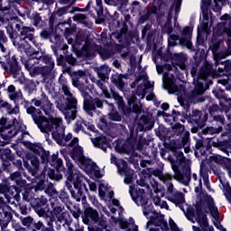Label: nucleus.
<instances>
[{"instance_id": "6e6d98bb", "label": "nucleus", "mask_w": 231, "mask_h": 231, "mask_svg": "<svg viewBox=\"0 0 231 231\" xmlns=\"http://www.w3.org/2000/svg\"><path fill=\"white\" fill-rule=\"evenodd\" d=\"M50 164L51 165V167H54V169L62 170V159L59 158L57 155L51 156Z\"/></svg>"}, {"instance_id": "423d86ee", "label": "nucleus", "mask_w": 231, "mask_h": 231, "mask_svg": "<svg viewBox=\"0 0 231 231\" xmlns=\"http://www.w3.org/2000/svg\"><path fill=\"white\" fill-rule=\"evenodd\" d=\"M49 203L51 208L50 217L57 219L55 223H62V221H64L63 226L64 225L71 226L73 221L68 218L69 217V212L66 210V207L59 200V199L51 198L49 199Z\"/></svg>"}, {"instance_id": "bb28decb", "label": "nucleus", "mask_w": 231, "mask_h": 231, "mask_svg": "<svg viewBox=\"0 0 231 231\" xmlns=\"http://www.w3.org/2000/svg\"><path fill=\"white\" fill-rule=\"evenodd\" d=\"M94 147H97V149H101L106 152L107 151V147H109V142H107V137L105 135H99L97 137L90 138Z\"/></svg>"}, {"instance_id": "bf43d9fd", "label": "nucleus", "mask_w": 231, "mask_h": 231, "mask_svg": "<svg viewBox=\"0 0 231 231\" xmlns=\"http://www.w3.org/2000/svg\"><path fill=\"white\" fill-rule=\"evenodd\" d=\"M223 131V127L219 126L218 128H215L212 126H208L204 130H202V134H216L217 133H221Z\"/></svg>"}, {"instance_id": "9b49d317", "label": "nucleus", "mask_w": 231, "mask_h": 231, "mask_svg": "<svg viewBox=\"0 0 231 231\" xmlns=\"http://www.w3.org/2000/svg\"><path fill=\"white\" fill-rule=\"evenodd\" d=\"M212 75H214L212 65L208 63L204 64L199 71L195 88L191 92L192 97H198L199 95H203V93H205V87L199 80H207L208 77Z\"/></svg>"}, {"instance_id": "f257e3e1", "label": "nucleus", "mask_w": 231, "mask_h": 231, "mask_svg": "<svg viewBox=\"0 0 231 231\" xmlns=\"http://www.w3.org/2000/svg\"><path fill=\"white\" fill-rule=\"evenodd\" d=\"M173 155L176 160L172 158V156H169L168 160L171 165V169L174 172L173 176L171 173H162L160 170L152 169V176H156L161 180V181H167L169 180H176L182 185L186 187L190 183V160H186L185 156H183V152L175 151Z\"/></svg>"}, {"instance_id": "680f3d73", "label": "nucleus", "mask_w": 231, "mask_h": 231, "mask_svg": "<svg viewBox=\"0 0 231 231\" xmlns=\"http://www.w3.org/2000/svg\"><path fill=\"white\" fill-rule=\"evenodd\" d=\"M7 172V174H10L12 171H10V162H3L2 165L0 167V178H5V173Z\"/></svg>"}, {"instance_id": "de8ad7c7", "label": "nucleus", "mask_w": 231, "mask_h": 231, "mask_svg": "<svg viewBox=\"0 0 231 231\" xmlns=\"http://www.w3.org/2000/svg\"><path fill=\"white\" fill-rule=\"evenodd\" d=\"M97 86L101 89L102 95H104L105 98H111V94H109V90H107V87L106 86V81L102 79H98L97 81Z\"/></svg>"}, {"instance_id": "ddd939ff", "label": "nucleus", "mask_w": 231, "mask_h": 231, "mask_svg": "<svg viewBox=\"0 0 231 231\" xmlns=\"http://www.w3.org/2000/svg\"><path fill=\"white\" fill-rule=\"evenodd\" d=\"M129 194L134 201L138 205V207H143V216H149L151 212H152V204H149V199L145 198V195L139 194L138 192H134V187H129Z\"/></svg>"}, {"instance_id": "a19ab883", "label": "nucleus", "mask_w": 231, "mask_h": 231, "mask_svg": "<svg viewBox=\"0 0 231 231\" xmlns=\"http://www.w3.org/2000/svg\"><path fill=\"white\" fill-rule=\"evenodd\" d=\"M47 175L50 180H54V181H60V180H62V173H60V169H48Z\"/></svg>"}, {"instance_id": "13d9d810", "label": "nucleus", "mask_w": 231, "mask_h": 231, "mask_svg": "<svg viewBox=\"0 0 231 231\" xmlns=\"http://www.w3.org/2000/svg\"><path fill=\"white\" fill-rule=\"evenodd\" d=\"M220 19L221 21H225L217 24V28L219 32H222L223 28H225V26H228V23H230L231 21H230V16L227 14L222 15Z\"/></svg>"}, {"instance_id": "2f4dec72", "label": "nucleus", "mask_w": 231, "mask_h": 231, "mask_svg": "<svg viewBox=\"0 0 231 231\" xmlns=\"http://www.w3.org/2000/svg\"><path fill=\"white\" fill-rule=\"evenodd\" d=\"M0 111L5 112L6 115H19L20 108H19V106L17 105H15L14 106H12L10 103L1 100Z\"/></svg>"}, {"instance_id": "052dcab7", "label": "nucleus", "mask_w": 231, "mask_h": 231, "mask_svg": "<svg viewBox=\"0 0 231 231\" xmlns=\"http://www.w3.org/2000/svg\"><path fill=\"white\" fill-rule=\"evenodd\" d=\"M112 97L114 100L116 102L118 107H121V109H124V107H125L124 97H122L118 93L113 92Z\"/></svg>"}, {"instance_id": "a18cd8bd", "label": "nucleus", "mask_w": 231, "mask_h": 231, "mask_svg": "<svg viewBox=\"0 0 231 231\" xmlns=\"http://www.w3.org/2000/svg\"><path fill=\"white\" fill-rule=\"evenodd\" d=\"M23 89L28 93V95H32L34 91H37V85L35 84V81L29 79L26 81Z\"/></svg>"}, {"instance_id": "5fc2aeb1", "label": "nucleus", "mask_w": 231, "mask_h": 231, "mask_svg": "<svg viewBox=\"0 0 231 231\" xmlns=\"http://www.w3.org/2000/svg\"><path fill=\"white\" fill-rule=\"evenodd\" d=\"M203 162H207V165H212V163H217V165H221L223 163V157L220 155H213L209 157V160H203Z\"/></svg>"}, {"instance_id": "4be33fe9", "label": "nucleus", "mask_w": 231, "mask_h": 231, "mask_svg": "<svg viewBox=\"0 0 231 231\" xmlns=\"http://www.w3.org/2000/svg\"><path fill=\"white\" fill-rule=\"evenodd\" d=\"M82 80H85L86 84L88 83V74H86V71L78 70L73 72L71 76V82L74 88H77L78 89L84 88V82Z\"/></svg>"}, {"instance_id": "09e8293b", "label": "nucleus", "mask_w": 231, "mask_h": 231, "mask_svg": "<svg viewBox=\"0 0 231 231\" xmlns=\"http://www.w3.org/2000/svg\"><path fill=\"white\" fill-rule=\"evenodd\" d=\"M185 131V126L180 123L171 127V136H180Z\"/></svg>"}, {"instance_id": "603ef678", "label": "nucleus", "mask_w": 231, "mask_h": 231, "mask_svg": "<svg viewBox=\"0 0 231 231\" xmlns=\"http://www.w3.org/2000/svg\"><path fill=\"white\" fill-rule=\"evenodd\" d=\"M162 182L166 186V198H168V196H171L174 192H178V190L174 189V184H172V180H164Z\"/></svg>"}, {"instance_id": "c756f323", "label": "nucleus", "mask_w": 231, "mask_h": 231, "mask_svg": "<svg viewBox=\"0 0 231 231\" xmlns=\"http://www.w3.org/2000/svg\"><path fill=\"white\" fill-rule=\"evenodd\" d=\"M152 129V121L147 116H142L137 123V131H151Z\"/></svg>"}, {"instance_id": "774afa93", "label": "nucleus", "mask_w": 231, "mask_h": 231, "mask_svg": "<svg viewBox=\"0 0 231 231\" xmlns=\"http://www.w3.org/2000/svg\"><path fill=\"white\" fill-rule=\"evenodd\" d=\"M23 201H32V199H33V192H32V189H27L23 192Z\"/></svg>"}, {"instance_id": "aec40b11", "label": "nucleus", "mask_w": 231, "mask_h": 231, "mask_svg": "<svg viewBox=\"0 0 231 231\" xmlns=\"http://www.w3.org/2000/svg\"><path fill=\"white\" fill-rule=\"evenodd\" d=\"M163 82L169 91V93H173L179 97V102L181 104V97L185 95V87L183 85H176L172 79H163Z\"/></svg>"}, {"instance_id": "58836bf2", "label": "nucleus", "mask_w": 231, "mask_h": 231, "mask_svg": "<svg viewBox=\"0 0 231 231\" xmlns=\"http://www.w3.org/2000/svg\"><path fill=\"white\" fill-rule=\"evenodd\" d=\"M116 167H117V172L120 174V176H124V174H127V172L133 171L131 168H129L127 162L122 159L119 160Z\"/></svg>"}, {"instance_id": "b1692460", "label": "nucleus", "mask_w": 231, "mask_h": 231, "mask_svg": "<svg viewBox=\"0 0 231 231\" xmlns=\"http://www.w3.org/2000/svg\"><path fill=\"white\" fill-rule=\"evenodd\" d=\"M166 198L169 201L179 207L182 212H185V208H183V205H185V194L183 192L175 191Z\"/></svg>"}, {"instance_id": "1a4fd4ad", "label": "nucleus", "mask_w": 231, "mask_h": 231, "mask_svg": "<svg viewBox=\"0 0 231 231\" xmlns=\"http://www.w3.org/2000/svg\"><path fill=\"white\" fill-rule=\"evenodd\" d=\"M0 133L3 140H10L21 133V124L16 118L13 119L12 124H8V119L2 117L0 118Z\"/></svg>"}, {"instance_id": "a878e982", "label": "nucleus", "mask_w": 231, "mask_h": 231, "mask_svg": "<svg viewBox=\"0 0 231 231\" xmlns=\"http://www.w3.org/2000/svg\"><path fill=\"white\" fill-rule=\"evenodd\" d=\"M91 5V2H88L85 8L79 9V7H72L71 5H67L61 7L56 11V15L58 17H62V15H66V14H75V12H88L89 10V6Z\"/></svg>"}, {"instance_id": "39448f33", "label": "nucleus", "mask_w": 231, "mask_h": 231, "mask_svg": "<svg viewBox=\"0 0 231 231\" xmlns=\"http://www.w3.org/2000/svg\"><path fill=\"white\" fill-rule=\"evenodd\" d=\"M6 32L14 46L16 48L26 51V50H30V44H28V42H32L33 46L39 48V42L35 41V29L33 27L23 26L19 34L12 24H8L6 26Z\"/></svg>"}, {"instance_id": "338daca9", "label": "nucleus", "mask_w": 231, "mask_h": 231, "mask_svg": "<svg viewBox=\"0 0 231 231\" xmlns=\"http://www.w3.org/2000/svg\"><path fill=\"white\" fill-rule=\"evenodd\" d=\"M109 120H112L113 122H122V115L118 112H110L108 114Z\"/></svg>"}, {"instance_id": "864d4df0", "label": "nucleus", "mask_w": 231, "mask_h": 231, "mask_svg": "<svg viewBox=\"0 0 231 231\" xmlns=\"http://www.w3.org/2000/svg\"><path fill=\"white\" fill-rule=\"evenodd\" d=\"M53 66L48 67V66H42L41 67V72L40 75H42L43 80H48V78L50 75H51V71L53 70Z\"/></svg>"}, {"instance_id": "79ce46f5", "label": "nucleus", "mask_w": 231, "mask_h": 231, "mask_svg": "<svg viewBox=\"0 0 231 231\" xmlns=\"http://www.w3.org/2000/svg\"><path fill=\"white\" fill-rule=\"evenodd\" d=\"M187 62V56H185V54L183 53H180L175 55V63L177 66H179V68L180 69H186L187 66L186 63Z\"/></svg>"}, {"instance_id": "49530a36", "label": "nucleus", "mask_w": 231, "mask_h": 231, "mask_svg": "<svg viewBox=\"0 0 231 231\" xmlns=\"http://www.w3.org/2000/svg\"><path fill=\"white\" fill-rule=\"evenodd\" d=\"M79 91L84 98L83 100V109H84L86 106H89V101L93 97L89 95V92L84 89V87H82L81 88H79Z\"/></svg>"}, {"instance_id": "4c0bfd02", "label": "nucleus", "mask_w": 231, "mask_h": 231, "mask_svg": "<svg viewBox=\"0 0 231 231\" xmlns=\"http://www.w3.org/2000/svg\"><path fill=\"white\" fill-rule=\"evenodd\" d=\"M111 82L112 84H115V86H116V88H118L120 91H122L124 88H125V82H124V75L122 74L112 75Z\"/></svg>"}, {"instance_id": "7ed1b4c3", "label": "nucleus", "mask_w": 231, "mask_h": 231, "mask_svg": "<svg viewBox=\"0 0 231 231\" xmlns=\"http://www.w3.org/2000/svg\"><path fill=\"white\" fill-rule=\"evenodd\" d=\"M0 194H3L5 197L4 199L0 196V210H2L4 216L0 218V226H2V228H6L14 217V215L12 214V208L8 203L17 207V203L21 201V195L17 193L15 187L10 186L8 180L6 179H3L0 183Z\"/></svg>"}, {"instance_id": "a211bd4d", "label": "nucleus", "mask_w": 231, "mask_h": 231, "mask_svg": "<svg viewBox=\"0 0 231 231\" xmlns=\"http://www.w3.org/2000/svg\"><path fill=\"white\" fill-rule=\"evenodd\" d=\"M8 97L10 100L14 102L15 106H19V104H25V107L30 106V101H26L24 99V96H23V92L21 90L15 91V86L10 85L7 88Z\"/></svg>"}, {"instance_id": "7c9ffc66", "label": "nucleus", "mask_w": 231, "mask_h": 231, "mask_svg": "<svg viewBox=\"0 0 231 231\" xmlns=\"http://www.w3.org/2000/svg\"><path fill=\"white\" fill-rule=\"evenodd\" d=\"M207 119V115L203 114V112L199 110H194L192 112L191 120L196 124L197 127H203Z\"/></svg>"}, {"instance_id": "cd10ccee", "label": "nucleus", "mask_w": 231, "mask_h": 231, "mask_svg": "<svg viewBox=\"0 0 231 231\" xmlns=\"http://www.w3.org/2000/svg\"><path fill=\"white\" fill-rule=\"evenodd\" d=\"M151 223L155 226H160L162 230L165 231L169 228L167 221H165V216L156 213L151 217Z\"/></svg>"}, {"instance_id": "dca6fc26", "label": "nucleus", "mask_w": 231, "mask_h": 231, "mask_svg": "<svg viewBox=\"0 0 231 231\" xmlns=\"http://www.w3.org/2000/svg\"><path fill=\"white\" fill-rule=\"evenodd\" d=\"M73 154L78 156L80 162V169L86 171V172H95V169H97V163L92 162L91 159L84 157V155L82 154V147L74 148Z\"/></svg>"}, {"instance_id": "4468645a", "label": "nucleus", "mask_w": 231, "mask_h": 231, "mask_svg": "<svg viewBox=\"0 0 231 231\" xmlns=\"http://www.w3.org/2000/svg\"><path fill=\"white\" fill-rule=\"evenodd\" d=\"M48 207V198L45 196H41L40 198L35 199L32 204V208L37 216H39V217H42L43 219L51 217L50 216V209L46 210Z\"/></svg>"}, {"instance_id": "f3484780", "label": "nucleus", "mask_w": 231, "mask_h": 231, "mask_svg": "<svg viewBox=\"0 0 231 231\" xmlns=\"http://www.w3.org/2000/svg\"><path fill=\"white\" fill-rule=\"evenodd\" d=\"M84 213L82 215V220L85 225H89V223H98L100 221V215L97 209H93V208L89 207L88 204L87 206H83Z\"/></svg>"}, {"instance_id": "72a5a7b5", "label": "nucleus", "mask_w": 231, "mask_h": 231, "mask_svg": "<svg viewBox=\"0 0 231 231\" xmlns=\"http://www.w3.org/2000/svg\"><path fill=\"white\" fill-rule=\"evenodd\" d=\"M181 1L182 0H174L173 5L171 6L168 13V21H171L172 19V11L175 10L174 21L176 23V22L178 21V15H180V10L181 8Z\"/></svg>"}, {"instance_id": "c03bdc74", "label": "nucleus", "mask_w": 231, "mask_h": 231, "mask_svg": "<svg viewBox=\"0 0 231 231\" xmlns=\"http://www.w3.org/2000/svg\"><path fill=\"white\" fill-rule=\"evenodd\" d=\"M46 222L47 226H42V231H55V228H53V224L55 221H57V218L55 217H49L47 218H43Z\"/></svg>"}, {"instance_id": "f704fd0d", "label": "nucleus", "mask_w": 231, "mask_h": 231, "mask_svg": "<svg viewBox=\"0 0 231 231\" xmlns=\"http://www.w3.org/2000/svg\"><path fill=\"white\" fill-rule=\"evenodd\" d=\"M10 73L13 75L14 79H17L21 73V66H19V63L17 62V58L15 56H13L10 62Z\"/></svg>"}, {"instance_id": "37998d69", "label": "nucleus", "mask_w": 231, "mask_h": 231, "mask_svg": "<svg viewBox=\"0 0 231 231\" xmlns=\"http://www.w3.org/2000/svg\"><path fill=\"white\" fill-rule=\"evenodd\" d=\"M42 62L43 64H46L45 66L51 68H55V61H53V58L50 55H42L39 56L38 58V63L41 64Z\"/></svg>"}, {"instance_id": "8fccbe9b", "label": "nucleus", "mask_w": 231, "mask_h": 231, "mask_svg": "<svg viewBox=\"0 0 231 231\" xmlns=\"http://www.w3.org/2000/svg\"><path fill=\"white\" fill-rule=\"evenodd\" d=\"M44 192L51 198H57L59 196V191H57L53 183H49L45 188Z\"/></svg>"}, {"instance_id": "9d476101", "label": "nucleus", "mask_w": 231, "mask_h": 231, "mask_svg": "<svg viewBox=\"0 0 231 231\" xmlns=\"http://www.w3.org/2000/svg\"><path fill=\"white\" fill-rule=\"evenodd\" d=\"M66 166H67V180L68 181H73L74 189H82L84 187L85 190H88V188L86 184H83L82 181L86 178H84V175H82V172L79 171L78 169H75V166H73V162L68 159H66Z\"/></svg>"}, {"instance_id": "c9c22d12", "label": "nucleus", "mask_w": 231, "mask_h": 231, "mask_svg": "<svg viewBox=\"0 0 231 231\" xmlns=\"http://www.w3.org/2000/svg\"><path fill=\"white\" fill-rule=\"evenodd\" d=\"M189 138H190V132L186 131L183 134L181 141H174L172 145L173 149L175 150L183 149V147L189 146Z\"/></svg>"}, {"instance_id": "4d7b16f0", "label": "nucleus", "mask_w": 231, "mask_h": 231, "mask_svg": "<svg viewBox=\"0 0 231 231\" xmlns=\"http://www.w3.org/2000/svg\"><path fill=\"white\" fill-rule=\"evenodd\" d=\"M35 64H39V60L37 57L27 60L24 62V68L30 73V71L35 67Z\"/></svg>"}, {"instance_id": "0eeeda50", "label": "nucleus", "mask_w": 231, "mask_h": 231, "mask_svg": "<svg viewBox=\"0 0 231 231\" xmlns=\"http://www.w3.org/2000/svg\"><path fill=\"white\" fill-rule=\"evenodd\" d=\"M183 214L191 223L198 222L203 231H207L208 228L209 231H214V227L208 226V218L207 217V214L203 213L201 209L196 210L192 206H189L186 210L184 209Z\"/></svg>"}, {"instance_id": "5701e85b", "label": "nucleus", "mask_w": 231, "mask_h": 231, "mask_svg": "<svg viewBox=\"0 0 231 231\" xmlns=\"http://www.w3.org/2000/svg\"><path fill=\"white\" fill-rule=\"evenodd\" d=\"M58 145L61 147H78L79 146V138L73 137V134L64 132L62 137L58 141Z\"/></svg>"}, {"instance_id": "6ab92c4d", "label": "nucleus", "mask_w": 231, "mask_h": 231, "mask_svg": "<svg viewBox=\"0 0 231 231\" xmlns=\"http://www.w3.org/2000/svg\"><path fill=\"white\" fill-rule=\"evenodd\" d=\"M88 131H91L92 133H98V130H97V127H95V125L84 120V119H78L75 124H74V127H73V131L74 133H76L77 134H79V131H82V133H84L85 134H88V136H91V134L86 131V128Z\"/></svg>"}, {"instance_id": "20e7f679", "label": "nucleus", "mask_w": 231, "mask_h": 231, "mask_svg": "<svg viewBox=\"0 0 231 231\" xmlns=\"http://www.w3.org/2000/svg\"><path fill=\"white\" fill-rule=\"evenodd\" d=\"M59 82L61 86V93H63L64 97L56 100V107L64 115L67 122H73V120L77 118V113H79V100L73 93H71V90H69L68 81L60 79Z\"/></svg>"}, {"instance_id": "0e129e2a", "label": "nucleus", "mask_w": 231, "mask_h": 231, "mask_svg": "<svg viewBox=\"0 0 231 231\" xmlns=\"http://www.w3.org/2000/svg\"><path fill=\"white\" fill-rule=\"evenodd\" d=\"M73 21L76 23H80L81 24H88V16L83 14H77L72 17Z\"/></svg>"}, {"instance_id": "f03ea898", "label": "nucleus", "mask_w": 231, "mask_h": 231, "mask_svg": "<svg viewBox=\"0 0 231 231\" xmlns=\"http://www.w3.org/2000/svg\"><path fill=\"white\" fill-rule=\"evenodd\" d=\"M26 113L32 116L42 133H51L52 140L59 143L60 138L66 133V126L62 125V117H46L41 108L33 106L27 107Z\"/></svg>"}, {"instance_id": "ea45409f", "label": "nucleus", "mask_w": 231, "mask_h": 231, "mask_svg": "<svg viewBox=\"0 0 231 231\" xmlns=\"http://www.w3.org/2000/svg\"><path fill=\"white\" fill-rule=\"evenodd\" d=\"M96 72L97 73L100 79H109V74L111 73V69L107 65H103L97 69H96Z\"/></svg>"}, {"instance_id": "393cba45", "label": "nucleus", "mask_w": 231, "mask_h": 231, "mask_svg": "<svg viewBox=\"0 0 231 231\" xmlns=\"http://www.w3.org/2000/svg\"><path fill=\"white\" fill-rule=\"evenodd\" d=\"M88 105L84 107V111L89 115V116H93V111H97V107L98 109H102L104 107V100H101L99 97L91 98L88 101Z\"/></svg>"}, {"instance_id": "473e14b6", "label": "nucleus", "mask_w": 231, "mask_h": 231, "mask_svg": "<svg viewBox=\"0 0 231 231\" xmlns=\"http://www.w3.org/2000/svg\"><path fill=\"white\" fill-rule=\"evenodd\" d=\"M75 190H70V195L71 198H73V199H75L78 202L82 203L83 207H87L88 206V200H87V197L84 194V191H82V188H74Z\"/></svg>"}, {"instance_id": "412c9836", "label": "nucleus", "mask_w": 231, "mask_h": 231, "mask_svg": "<svg viewBox=\"0 0 231 231\" xmlns=\"http://www.w3.org/2000/svg\"><path fill=\"white\" fill-rule=\"evenodd\" d=\"M20 221L23 226H26L28 230L37 231L41 230L44 226V223L42 221L34 222L32 216L27 217H20Z\"/></svg>"}, {"instance_id": "f8f14e48", "label": "nucleus", "mask_w": 231, "mask_h": 231, "mask_svg": "<svg viewBox=\"0 0 231 231\" xmlns=\"http://www.w3.org/2000/svg\"><path fill=\"white\" fill-rule=\"evenodd\" d=\"M83 50L87 53H98L104 60L111 59L115 55V51L109 48H102V46L97 45L93 41L86 40Z\"/></svg>"}, {"instance_id": "69168bd1", "label": "nucleus", "mask_w": 231, "mask_h": 231, "mask_svg": "<svg viewBox=\"0 0 231 231\" xmlns=\"http://www.w3.org/2000/svg\"><path fill=\"white\" fill-rule=\"evenodd\" d=\"M97 127L101 129V131H107L108 126H107V119H106V116L99 117Z\"/></svg>"}, {"instance_id": "e2e57ef3", "label": "nucleus", "mask_w": 231, "mask_h": 231, "mask_svg": "<svg viewBox=\"0 0 231 231\" xmlns=\"http://www.w3.org/2000/svg\"><path fill=\"white\" fill-rule=\"evenodd\" d=\"M89 200L91 201L92 205H94V207H96L99 210L102 208L105 214H109V211H107V208L102 207V204L98 203V199H97V197L90 196Z\"/></svg>"}, {"instance_id": "e433bc0d", "label": "nucleus", "mask_w": 231, "mask_h": 231, "mask_svg": "<svg viewBox=\"0 0 231 231\" xmlns=\"http://www.w3.org/2000/svg\"><path fill=\"white\" fill-rule=\"evenodd\" d=\"M152 89V85L151 81H145L143 84H140L136 88L137 97H141V98H144L145 95H147V90Z\"/></svg>"}, {"instance_id": "c85d7f7f", "label": "nucleus", "mask_w": 231, "mask_h": 231, "mask_svg": "<svg viewBox=\"0 0 231 231\" xmlns=\"http://www.w3.org/2000/svg\"><path fill=\"white\" fill-rule=\"evenodd\" d=\"M200 178H202L206 189L212 190L210 187V181L208 180V166H207V161H202L199 170Z\"/></svg>"}, {"instance_id": "6e6552de", "label": "nucleus", "mask_w": 231, "mask_h": 231, "mask_svg": "<svg viewBox=\"0 0 231 231\" xmlns=\"http://www.w3.org/2000/svg\"><path fill=\"white\" fill-rule=\"evenodd\" d=\"M191 38L192 29L186 26L181 31V37L178 34H170V36H168V46L171 48H174V46H186L188 50H192V42H190Z\"/></svg>"}, {"instance_id": "2eb2a0df", "label": "nucleus", "mask_w": 231, "mask_h": 231, "mask_svg": "<svg viewBox=\"0 0 231 231\" xmlns=\"http://www.w3.org/2000/svg\"><path fill=\"white\" fill-rule=\"evenodd\" d=\"M32 104H33L35 107H40V109L43 111L45 116H50L51 111H53V103H51L50 97H48V95L44 92H42L41 97L32 98Z\"/></svg>"}, {"instance_id": "3c124183", "label": "nucleus", "mask_w": 231, "mask_h": 231, "mask_svg": "<svg viewBox=\"0 0 231 231\" xmlns=\"http://www.w3.org/2000/svg\"><path fill=\"white\" fill-rule=\"evenodd\" d=\"M31 165L33 167V169L29 167V171L32 176H35V174H37V171H39V165H41L39 159L37 157H32L31 159Z\"/></svg>"}]
</instances>
